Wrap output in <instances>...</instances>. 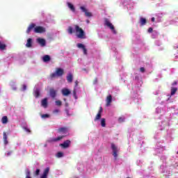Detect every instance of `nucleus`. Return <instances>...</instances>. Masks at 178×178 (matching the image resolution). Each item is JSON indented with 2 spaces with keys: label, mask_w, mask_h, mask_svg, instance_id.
<instances>
[{
  "label": "nucleus",
  "mask_w": 178,
  "mask_h": 178,
  "mask_svg": "<svg viewBox=\"0 0 178 178\" xmlns=\"http://www.w3.org/2000/svg\"><path fill=\"white\" fill-rule=\"evenodd\" d=\"M60 111L59 109H55L54 111H53V113H59Z\"/></svg>",
  "instance_id": "79ce46f5"
},
{
  "label": "nucleus",
  "mask_w": 178,
  "mask_h": 178,
  "mask_svg": "<svg viewBox=\"0 0 178 178\" xmlns=\"http://www.w3.org/2000/svg\"><path fill=\"white\" fill-rule=\"evenodd\" d=\"M152 22H155V17H152Z\"/></svg>",
  "instance_id": "8fccbe9b"
},
{
  "label": "nucleus",
  "mask_w": 178,
  "mask_h": 178,
  "mask_svg": "<svg viewBox=\"0 0 178 178\" xmlns=\"http://www.w3.org/2000/svg\"><path fill=\"white\" fill-rule=\"evenodd\" d=\"M49 173V167H47L44 170L43 174L40 176V178H47Z\"/></svg>",
  "instance_id": "9d476101"
},
{
  "label": "nucleus",
  "mask_w": 178,
  "mask_h": 178,
  "mask_svg": "<svg viewBox=\"0 0 178 178\" xmlns=\"http://www.w3.org/2000/svg\"><path fill=\"white\" fill-rule=\"evenodd\" d=\"M1 122L3 123V124H6L8 123V116H3L1 118Z\"/></svg>",
  "instance_id": "393cba45"
},
{
  "label": "nucleus",
  "mask_w": 178,
  "mask_h": 178,
  "mask_svg": "<svg viewBox=\"0 0 178 178\" xmlns=\"http://www.w3.org/2000/svg\"><path fill=\"white\" fill-rule=\"evenodd\" d=\"M34 96L35 97V98H38L40 97V89L37 88L34 91Z\"/></svg>",
  "instance_id": "bb28decb"
},
{
  "label": "nucleus",
  "mask_w": 178,
  "mask_h": 178,
  "mask_svg": "<svg viewBox=\"0 0 178 178\" xmlns=\"http://www.w3.org/2000/svg\"><path fill=\"white\" fill-rule=\"evenodd\" d=\"M83 49V54H84V55H87V49L85 47V48H83V49Z\"/></svg>",
  "instance_id": "58836bf2"
},
{
  "label": "nucleus",
  "mask_w": 178,
  "mask_h": 178,
  "mask_svg": "<svg viewBox=\"0 0 178 178\" xmlns=\"http://www.w3.org/2000/svg\"><path fill=\"white\" fill-rule=\"evenodd\" d=\"M33 29H35V24H31V25L29 26L26 30L27 34L30 33V32L31 31V30H33Z\"/></svg>",
  "instance_id": "a211bd4d"
},
{
  "label": "nucleus",
  "mask_w": 178,
  "mask_h": 178,
  "mask_svg": "<svg viewBox=\"0 0 178 178\" xmlns=\"http://www.w3.org/2000/svg\"><path fill=\"white\" fill-rule=\"evenodd\" d=\"M72 92H73L74 97H76V90H74Z\"/></svg>",
  "instance_id": "09e8293b"
},
{
  "label": "nucleus",
  "mask_w": 178,
  "mask_h": 178,
  "mask_svg": "<svg viewBox=\"0 0 178 178\" xmlns=\"http://www.w3.org/2000/svg\"><path fill=\"white\" fill-rule=\"evenodd\" d=\"M111 149L113 151V156H114L115 159H118V152H119V148H118L114 143H111Z\"/></svg>",
  "instance_id": "7ed1b4c3"
},
{
  "label": "nucleus",
  "mask_w": 178,
  "mask_h": 178,
  "mask_svg": "<svg viewBox=\"0 0 178 178\" xmlns=\"http://www.w3.org/2000/svg\"><path fill=\"white\" fill-rule=\"evenodd\" d=\"M67 81L68 83H72L73 81V74H68L67 76Z\"/></svg>",
  "instance_id": "4be33fe9"
},
{
  "label": "nucleus",
  "mask_w": 178,
  "mask_h": 178,
  "mask_svg": "<svg viewBox=\"0 0 178 178\" xmlns=\"http://www.w3.org/2000/svg\"><path fill=\"white\" fill-rule=\"evenodd\" d=\"M67 5L68 8L72 10V12H76V8H74V6L71 3L67 2Z\"/></svg>",
  "instance_id": "6ab92c4d"
},
{
  "label": "nucleus",
  "mask_w": 178,
  "mask_h": 178,
  "mask_svg": "<svg viewBox=\"0 0 178 178\" xmlns=\"http://www.w3.org/2000/svg\"><path fill=\"white\" fill-rule=\"evenodd\" d=\"M27 89V86L26 85H23V90L25 91V90Z\"/></svg>",
  "instance_id": "49530a36"
},
{
  "label": "nucleus",
  "mask_w": 178,
  "mask_h": 178,
  "mask_svg": "<svg viewBox=\"0 0 178 178\" xmlns=\"http://www.w3.org/2000/svg\"><path fill=\"white\" fill-rule=\"evenodd\" d=\"M11 88L13 91H16L17 90V87H16V84H15V83L11 84Z\"/></svg>",
  "instance_id": "7c9ffc66"
},
{
  "label": "nucleus",
  "mask_w": 178,
  "mask_h": 178,
  "mask_svg": "<svg viewBox=\"0 0 178 178\" xmlns=\"http://www.w3.org/2000/svg\"><path fill=\"white\" fill-rule=\"evenodd\" d=\"M24 130L26 131L27 133H31V131L26 127L24 128Z\"/></svg>",
  "instance_id": "c03bdc74"
},
{
  "label": "nucleus",
  "mask_w": 178,
  "mask_h": 178,
  "mask_svg": "<svg viewBox=\"0 0 178 178\" xmlns=\"http://www.w3.org/2000/svg\"><path fill=\"white\" fill-rule=\"evenodd\" d=\"M70 140H67L65 141H64L63 143H60V147H62V148H63L64 149H66V148H69V147H70Z\"/></svg>",
  "instance_id": "39448f33"
},
{
  "label": "nucleus",
  "mask_w": 178,
  "mask_h": 178,
  "mask_svg": "<svg viewBox=\"0 0 178 178\" xmlns=\"http://www.w3.org/2000/svg\"><path fill=\"white\" fill-rule=\"evenodd\" d=\"M74 29L77 38H80L81 40L86 39V32H84L83 29H81L79 25H74Z\"/></svg>",
  "instance_id": "f257e3e1"
},
{
  "label": "nucleus",
  "mask_w": 178,
  "mask_h": 178,
  "mask_svg": "<svg viewBox=\"0 0 178 178\" xmlns=\"http://www.w3.org/2000/svg\"><path fill=\"white\" fill-rule=\"evenodd\" d=\"M65 138V136H58L57 138H50L48 141L49 143H56L57 141H60L63 138Z\"/></svg>",
  "instance_id": "0eeeda50"
},
{
  "label": "nucleus",
  "mask_w": 178,
  "mask_h": 178,
  "mask_svg": "<svg viewBox=\"0 0 178 178\" xmlns=\"http://www.w3.org/2000/svg\"><path fill=\"white\" fill-rule=\"evenodd\" d=\"M140 23L141 26H145V24H147V19L144 17H140Z\"/></svg>",
  "instance_id": "5701e85b"
},
{
  "label": "nucleus",
  "mask_w": 178,
  "mask_h": 178,
  "mask_svg": "<svg viewBox=\"0 0 178 178\" xmlns=\"http://www.w3.org/2000/svg\"><path fill=\"white\" fill-rule=\"evenodd\" d=\"M102 115V107H100L98 111V113L97 114L95 118V122H97V120H99V119H101Z\"/></svg>",
  "instance_id": "f8f14e48"
},
{
  "label": "nucleus",
  "mask_w": 178,
  "mask_h": 178,
  "mask_svg": "<svg viewBox=\"0 0 178 178\" xmlns=\"http://www.w3.org/2000/svg\"><path fill=\"white\" fill-rule=\"evenodd\" d=\"M98 83V78H95L93 81V84H97Z\"/></svg>",
  "instance_id": "ea45409f"
},
{
  "label": "nucleus",
  "mask_w": 178,
  "mask_h": 178,
  "mask_svg": "<svg viewBox=\"0 0 178 178\" xmlns=\"http://www.w3.org/2000/svg\"><path fill=\"white\" fill-rule=\"evenodd\" d=\"M153 31L152 28H149L148 29V33H152Z\"/></svg>",
  "instance_id": "37998d69"
},
{
  "label": "nucleus",
  "mask_w": 178,
  "mask_h": 178,
  "mask_svg": "<svg viewBox=\"0 0 178 178\" xmlns=\"http://www.w3.org/2000/svg\"><path fill=\"white\" fill-rule=\"evenodd\" d=\"M35 175V176H38V175H40V169L36 170Z\"/></svg>",
  "instance_id": "4c0bfd02"
},
{
  "label": "nucleus",
  "mask_w": 178,
  "mask_h": 178,
  "mask_svg": "<svg viewBox=\"0 0 178 178\" xmlns=\"http://www.w3.org/2000/svg\"><path fill=\"white\" fill-rule=\"evenodd\" d=\"M104 24H105V26L108 27L109 29L111 30V31L113 34H118V32L115 29V26H113V24H112V23H111V22H109V19H108V18H106L104 19Z\"/></svg>",
  "instance_id": "f03ea898"
},
{
  "label": "nucleus",
  "mask_w": 178,
  "mask_h": 178,
  "mask_svg": "<svg viewBox=\"0 0 178 178\" xmlns=\"http://www.w3.org/2000/svg\"><path fill=\"white\" fill-rule=\"evenodd\" d=\"M41 118H42V119H45V118H49V115L43 114V115H41Z\"/></svg>",
  "instance_id": "e433bc0d"
},
{
  "label": "nucleus",
  "mask_w": 178,
  "mask_h": 178,
  "mask_svg": "<svg viewBox=\"0 0 178 178\" xmlns=\"http://www.w3.org/2000/svg\"><path fill=\"white\" fill-rule=\"evenodd\" d=\"M80 9L83 12V13H85V16H86V17H91L92 16V14L90 12H88L86 7L81 6Z\"/></svg>",
  "instance_id": "20e7f679"
},
{
  "label": "nucleus",
  "mask_w": 178,
  "mask_h": 178,
  "mask_svg": "<svg viewBox=\"0 0 178 178\" xmlns=\"http://www.w3.org/2000/svg\"><path fill=\"white\" fill-rule=\"evenodd\" d=\"M43 62H49V60H51V56H49V55H45L43 56L42 58Z\"/></svg>",
  "instance_id": "412c9836"
},
{
  "label": "nucleus",
  "mask_w": 178,
  "mask_h": 178,
  "mask_svg": "<svg viewBox=\"0 0 178 178\" xmlns=\"http://www.w3.org/2000/svg\"><path fill=\"white\" fill-rule=\"evenodd\" d=\"M26 175V178H31V177H30V175H31L30 170H27Z\"/></svg>",
  "instance_id": "473e14b6"
},
{
  "label": "nucleus",
  "mask_w": 178,
  "mask_h": 178,
  "mask_svg": "<svg viewBox=\"0 0 178 178\" xmlns=\"http://www.w3.org/2000/svg\"><path fill=\"white\" fill-rule=\"evenodd\" d=\"M67 32L69 34H73L74 31H73V27L72 26H69L67 29Z\"/></svg>",
  "instance_id": "c756f323"
},
{
  "label": "nucleus",
  "mask_w": 178,
  "mask_h": 178,
  "mask_svg": "<svg viewBox=\"0 0 178 178\" xmlns=\"http://www.w3.org/2000/svg\"><path fill=\"white\" fill-rule=\"evenodd\" d=\"M56 76H58L57 74H56V73H52V74H51V75H50V76H51V79H55V77H56Z\"/></svg>",
  "instance_id": "c9c22d12"
},
{
  "label": "nucleus",
  "mask_w": 178,
  "mask_h": 178,
  "mask_svg": "<svg viewBox=\"0 0 178 178\" xmlns=\"http://www.w3.org/2000/svg\"><path fill=\"white\" fill-rule=\"evenodd\" d=\"M76 47L81 49H83L86 48V46H84V44H81V43H78L76 44Z\"/></svg>",
  "instance_id": "c85d7f7f"
},
{
  "label": "nucleus",
  "mask_w": 178,
  "mask_h": 178,
  "mask_svg": "<svg viewBox=\"0 0 178 178\" xmlns=\"http://www.w3.org/2000/svg\"><path fill=\"white\" fill-rule=\"evenodd\" d=\"M32 45H33V39L29 38L27 40V42H26V47L27 48H31Z\"/></svg>",
  "instance_id": "dca6fc26"
},
{
  "label": "nucleus",
  "mask_w": 178,
  "mask_h": 178,
  "mask_svg": "<svg viewBox=\"0 0 178 178\" xmlns=\"http://www.w3.org/2000/svg\"><path fill=\"white\" fill-rule=\"evenodd\" d=\"M37 42L41 45L42 47H45L47 42L45 41V39L44 38H38L37 39Z\"/></svg>",
  "instance_id": "6e6552de"
},
{
  "label": "nucleus",
  "mask_w": 178,
  "mask_h": 178,
  "mask_svg": "<svg viewBox=\"0 0 178 178\" xmlns=\"http://www.w3.org/2000/svg\"><path fill=\"white\" fill-rule=\"evenodd\" d=\"M56 73L58 77L63 76L64 71L62 68H57Z\"/></svg>",
  "instance_id": "4468645a"
},
{
  "label": "nucleus",
  "mask_w": 178,
  "mask_h": 178,
  "mask_svg": "<svg viewBox=\"0 0 178 178\" xmlns=\"http://www.w3.org/2000/svg\"><path fill=\"white\" fill-rule=\"evenodd\" d=\"M6 49V44H3L2 42L0 41V51H5Z\"/></svg>",
  "instance_id": "b1692460"
},
{
  "label": "nucleus",
  "mask_w": 178,
  "mask_h": 178,
  "mask_svg": "<svg viewBox=\"0 0 178 178\" xmlns=\"http://www.w3.org/2000/svg\"><path fill=\"white\" fill-rule=\"evenodd\" d=\"M111 104H112V95H109L106 99V106H111Z\"/></svg>",
  "instance_id": "1a4fd4ad"
},
{
  "label": "nucleus",
  "mask_w": 178,
  "mask_h": 178,
  "mask_svg": "<svg viewBox=\"0 0 178 178\" xmlns=\"http://www.w3.org/2000/svg\"><path fill=\"white\" fill-rule=\"evenodd\" d=\"M77 86H79V81H75V88L77 87Z\"/></svg>",
  "instance_id": "de8ad7c7"
},
{
  "label": "nucleus",
  "mask_w": 178,
  "mask_h": 178,
  "mask_svg": "<svg viewBox=\"0 0 178 178\" xmlns=\"http://www.w3.org/2000/svg\"><path fill=\"white\" fill-rule=\"evenodd\" d=\"M58 133H64L65 134H66V133H67V127L59 128Z\"/></svg>",
  "instance_id": "aec40b11"
},
{
  "label": "nucleus",
  "mask_w": 178,
  "mask_h": 178,
  "mask_svg": "<svg viewBox=\"0 0 178 178\" xmlns=\"http://www.w3.org/2000/svg\"><path fill=\"white\" fill-rule=\"evenodd\" d=\"M34 32L36 33L41 34L42 33H45V29L42 26H36L34 29Z\"/></svg>",
  "instance_id": "423d86ee"
},
{
  "label": "nucleus",
  "mask_w": 178,
  "mask_h": 178,
  "mask_svg": "<svg viewBox=\"0 0 178 178\" xmlns=\"http://www.w3.org/2000/svg\"><path fill=\"white\" fill-rule=\"evenodd\" d=\"M57 158H62L63 156V152H58L56 154Z\"/></svg>",
  "instance_id": "2f4dec72"
},
{
  "label": "nucleus",
  "mask_w": 178,
  "mask_h": 178,
  "mask_svg": "<svg viewBox=\"0 0 178 178\" xmlns=\"http://www.w3.org/2000/svg\"><path fill=\"white\" fill-rule=\"evenodd\" d=\"M177 81H174L172 83V86H177Z\"/></svg>",
  "instance_id": "a18cd8bd"
},
{
  "label": "nucleus",
  "mask_w": 178,
  "mask_h": 178,
  "mask_svg": "<svg viewBox=\"0 0 178 178\" xmlns=\"http://www.w3.org/2000/svg\"><path fill=\"white\" fill-rule=\"evenodd\" d=\"M140 72H142V73H144V72H145V68H144V67H140Z\"/></svg>",
  "instance_id": "a19ab883"
},
{
  "label": "nucleus",
  "mask_w": 178,
  "mask_h": 178,
  "mask_svg": "<svg viewBox=\"0 0 178 178\" xmlns=\"http://www.w3.org/2000/svg\"><path fill=\"white\" fill-rule=\"evenodd\" d=\"M56 104L57 105V106H61L62 102H60V100H57V101H56Z\"/></svg>",
  "instance_id": "72a5a7b5"
},
{
  "label": "nucleus",
  "mask_w": 178,
  "mask_h": 178,
  "mask_svg": "<svg viewBox=\"0 0 178 178\" xmlns=\"http://www.w3.org/2000/svg\"><path fill=\"white\" fill-rule=\"evenodd\" d=\"M177 92V88L172 87L171 88V95H175Z\"/></svg>",
  "instance_id": "cd10ccee"
},
{
  "label": "nucleus",
  "mask_w": 178,
  "mask_h": 178,
  "mask_svg": "<svg viewBox=\"0 0 178 178\" xmlns=\"http://www.w3.org/2000/svg\"><path fill=\"white\" fill-rule=\"evenodd\" d=\"M56 92L57 91L54 88H50L49 90V95L51 98H56Z\"/></svg>",
  "instance_id": "ddd939ff"
},
{
  "label": "nucleus",
  "mask_w": 178,
  "mask_h": 178,
  "mask_svg": "<svg viewBox=\"0 0 178 178\" xmlns=\"http://www.w3.org/2000/svg\"><path fill=\"white\" fill-rule=\"evenodd\" d=\"M3 143L5 145H8V135L6 134V132L3 133Z\"/></svg>",
  "instance_id": "f3484780"
},
{
  "label": "nucleus",
  "mask_w": 178,
  "mask_h": 178,
  "mask_svg": "<svg viewBox=\"0 0 178 178\" xmlns=\"http://www.w3.org/2000/svg\"><path fill=\"white\" fill-rule=\"evenodd\" d=\"M41 105L43 108H47L48 107V99L44 98L41 101Z\"/></svg>",
  "instance_id": "2eb2a0df"
},
{
  "label": "nucleus",
  "mask_w": 178,
  "mask_h": 178,
  "mask_svg": "<svg viewBox=\"0 0 178 178\" xmlns=\"http://www.w3.org/2000/svg\"><path fill=\"white\" fill-rule=\"evenodd\" d=\"M61 92L64 97H67V95H70L72 92H70L67 88H63L62 89Z\"/></svg>",
  "instance_id": "9b49d317"
},
{
  "label": "nucleus",
  "mask_w": 178,
  "mask_h": 178,
  "mask_svg": "<svg viewBox=\"0 0 178 178\" xmlns=\"http://www.w3.org/2000/svg\"><path fill=\"white\" fill-rule=\"evenodd\" d=\"M118 122H119V123H122V122H124V118L120 117L118 118Z\"/></svg>",
  "instance_id": "f704fd0d"
},
{
  "label": "nucleus",
  "mask_w": 178,
  "mask_h": 178,
  "mask_svg": "<svg viewBox=\"0 0 178 178\" xmlns=\"http://www.w3.org/2000/svg\"><path fill=\"white\" fill-rule=\"evenodd\" d=\"M101 126H102V127H106V120H105V118H102L101 120Z\"/></svg>",
  "instance_id": "a878e982"
}]
</instances>
